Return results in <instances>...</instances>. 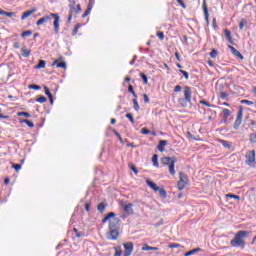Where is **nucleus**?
I'll use <instances>...</instances> for the list:
<instances>
[{"instance_id":"56","label":"nucleus","mask_w":256,"mask_h":256,"mask_svg":"<svg viewBox=\"0 0 256 256\" xmlns=\"http://www.w3.org/2000/svg\"><path fill=\"white\" fill-rule=\"evenodd\" d=\"M220 97H221L222 99H227V97H229V94H227V92H221V93H220Z\"/></svg>"},{"instance_id":"25","label":"nucleus","mask_w":256,"mask_h":256,"mask_svg":"<svg viewBox=\"0 0 256 256\" xmlns=\"http://www.w3.org/2000/svg\"><path fill=\"white\" fill-rule=\"evenodd\" d=\"M152 163H153L154 167H159V156L157 154L153 155Z\"/></svg>"},{"instance_id":"46","label":"nucleus","mask_w":256,"mask_h":256,"mask_svg":"<svg viewBox=\"0 0 256 256\" xmlns=\"http://www.w3.org/2000/svg\"><path fill=\"white\" fill-rule=\"evenodd\" d=\"M182 9H187L185 2L183 0H176Z\"/></svg>"},{"instance_id":"45","label":"nucleus","mask_w":256,"mask_h":256,"mask_svg":"<svg viewBox=\"0 0 256 256\" xmlns=\"http://www.w3.org/2000/svg\"><path fill=\"white\" fill-rule=\"evenodd\" d=\"M156 36L160 38V41H163L165 39V33L163 32H157Z\"/></svg>"},{"instance_id":"43","label":"nucleus","mask_w":256,"mask_h":256,"mask_svg":"<svg viewBox=\"0 0 256 256\" xmlns=\"http://www.w3.org/2000/svg\"><path fill=\"white\" fill-rule=\"evenodd\" d=\"M241 103L248 106L255 105V103L250 100H241Z\"/></svg>"},{"instance_id":"59","label":"nucleus","mask_w":256,"mask_h":256,"mask_svg":"<svg viewBox=\"0 0 256 256\" xmlns=\"http://www.w3.org/2000/svg\"><path fill=\"white\" fill-rule=\"evenodd\" d=\"M14 49H19L21 47V44L19 42H15L13 44Z\"/></svg>"},{"instance_id":"42","label":"nucleus","mask_w":256,"mask_h":256,"mask_svg":"<svg viewBox=\"0 0 256 256\" xmlns=\"http://www.w3.org/2000/svg\"><path fill=\"white\" fill-rule=\"evenodd\" d=\"M116 252L114 256H121L123 255V250H121V247L115 248Z\"/></svg>"},{"instance_id":"58","label":"nucleus","mask_w":256,"mask_h":256,"mask_svg":"<svg viewBox=\"0 0 256 256\" xmlns=\"http://www.w3.org/2000/svg\"><path fill=\"white\" fill-rule=\"evenodd\" d=\"M143 98H144V103H149V96H147V94H144L143 95Z\"/></svg>"},{"instance_id":"17","label":"nucleus","mask_w":256,"mask_h":256,"mask_svg":"<svg viewBox=\"0 0 256 256\" xmlns=\"http://www.w3.org/2000/svg\"><path fill=\"white\" fill-rule=\"evenodd\" d=\"M165 147H167V140H161L157 146V149L160 151V153H163V151H165Z\"/></svg>"},{"instance_id":"39","label":"nucleus","mask_w":256,"mask_h":256,"mask_svg":"<svg viewBox=\"0 0 256 256\" xmlns=\"http://www.w3.org/2000/svg\"><path fill=\"white\" fill-rule=\"evenodd\" d=\"M126 119H129L130 123H132V124L135 123V118H133V114H131V113L126 114Z\"/></svg>"},{"instance_id":"48","label":"nucleus","mask_w":256,"mask_h":256,"mask_svg":"<svg viewBox=\"0 0 256 256\" xmlns=\"http://www.w3.org/2000/svg\"><path fill=\"white\" fill-rule=\"evenodd\" d=\"M21 167H22L21 164H14V165L12 166V168L15 169V171H17V172L21 171Z\"/></svg>"},{"instance_id":"15","label":"nucleus","mask_w":256,"mask_h":256,"mask_svg":"<svg viewBox=\"0 0 256 256\" xmlns=\"http://www.w3.org/2000/svg\"><path fill=\"white\" fill-rule=\"evenodd\" d=\"M123 211H124V213H127L128 215H134L133 204L130 203V204L124 205Z\"/></svg>"},{"instance_id":"49","label":"nucleus","mask_w":256,"mask_h":256,"mask_svg":"<svg viewBox=\"0 0 256 256\" xmlns=\"http://www.w3.org/2000/svg\"><path fill=\"white\" fill-rule=\"evenodd\" d=\"M141 133H142V135H149V133H151V131L147 128H142Z\"/></svg>"},{"instance_id":"14","label":"nucleus","mask_w":256,"mask_h":256,"mask_svg":"<svg viewBox=\"0 0 256 256\" xmlns=\"http://www.w3.org/2000/svg\"><path fill=\"white\" fill-rule=\"evenodd\" d=\"M202 9L206 23H209V8H207V0H203Z\"/></svg>"},{"instance_id":"44","label":"nucleus","mask_w":256,"mask_h":256,"mask_svg":"<svg viewBox=\"0 0 256 256\" xmlns=\"http://www.w3.org/2000/svg\"><path fill=\"white\" fill-rule=\"evenodd\" d=\"M28 89H34L35 91H39V89H41V86L32 84L28 86Z\"/></svg>"},{"instance_id":"30","label":"nucleus","mask_w":256,"mask_h":256,"mask_svg":"<svg viewBox=\"0 0 256 256\" xmlns=\"http://www.w3.org/2000/svg\"><path fill=\"white\" fill-rule=\"evenodd\" d=\"M225 197L226 199H236V201H239L241 199L239 195H234V194H226Z\"/></svg>"},{"instance_id":"57","label":"nucleus","mask_w":256,"mask_h":256,"mask_svg":"<svg viewBox=\"0 0 256 256\" xmlns=\"http://www.w3.org/2000/svg\"><path fill=\"white\" fill-rule=\"evenodd\" d=\"M115 135H116V137H118L120 143H123V138L121 137V134H119V132L115 131Z\"/></svg>"},{"instance_id":"36","label":"nucleus","mask_w":256,"mask_h":256,"mask_svg":"<svg viewBox=\"0 0 256 256\" xmlns=\"http://www.w3.org/2000/svg\"><path fill=\"white\" fill-rule=\"evenodd\" d=\"M179 247H181L179 243H171L168 245V249H179Z\"/></svg>"},{"instance_id":"28","label":"nucleus","mask_w":256,"mask_h":256,"mask_svg":"<svg viewBox=\"0 0 256 256\" xmlns=\"http://www.w3.org/2000/svg\"><path fill=\"white\" fill-rule=\"evenodd\" d=\"M219 143H221V145L223 147H225L226 149H231V144L229 143V141L226 140H219Z\"/></svg>"},{"instance_id":"32","label":"nucleus","mask_w":256,"mask_h":256,"mask_svg":"<svg viewBox=\"0 0 256 256\" xmlns=\"http://www.w3.org/2000/svg\"><path fill=\"white\" fill-rule=\"evenodd\" d=\"M21 51H22V56H24L26 58L31 56V50L22 48Z\"/></svg>"},{"instance_id":"16","label":"nucleus","mask_w":256,"mask_h":256,"mask_svg":"<svg viewBox=\"0 0 256 256\" xmlns=\"http://www.w3.org/2000/svg\"><path fill=\"white\" fill-rule=\"evenodd\" d=\"M35 11H37V9H35V8L25 11L21 16L22 21H25V19H27V17H31V15H33V13H35Z\"/></svg>"},{"instance_id":"2","label":"nucleus","mask_w":256,"mask_h":256,"mask_svg":"<svg viewBox=\"0 0 256 256\" xmlns=\"http://www.w3.org/2000/svg\"><path fill=\"white\" fill-rule=\"evenodd\" d=\"M249 237V231L247 230H239L233 237V239L230 241L231 247L237 248L239 247L240 249H245L246 241Z\"/></svg>"},{"instance_id":"6","label":"nucleus","mask_w":256,"mask_h":256,"mask_svg":"<svg viewBox=\"0 0 256 256\" xmlns=\"http://www.w3.org/2000/svg\"><path fill=\"white\" fill-rule=\"evenodd\" d=\"M193 95V92L191 91V87L185 86L184 87V98H181L179 100L180 105L183 107L187 106V103H191V97Z\"/></svg>"},{"instance_id":"12","label":"nucleus","mask_w":256,"mask_h":256,"mask_svg":"<svg viewBox=\"0 0 256 256\" xmlns=\"http://www.w3.org/2000/svg\"><path fill=\"white\" fill-rule=\"evenodd\" d=\"M63 59V57H60L59 59H56L52 63V67H57L58 69H67V63L66 62H60Z\"/></svg>"},{"instance_id":"20","label":"nucleus","mask_w":256,"mask_h":256,"mask_svg":"<svg viewBox=\"0 0 256 256\" xmlns=\"http://www.w3.org/2000/svg\"><path fill=\"white\" fill-rule=\"evenodd\" d=\"M73 237H75L76 239H81V237H85V233L79 232V230L77 228H74L73 229Z\"/></svg>"},{"instance_id":"21","label":"nucleus","mask_w":256,"mask_h":256,"mask_svg":"<svg viewBox=\"0 0 256 256\" xmlns=\"http://www.w3.org/2000/svg\"><path fill=\"white\" fill-rule=\"evenodd\" d=\"M142 251H159L158 247L149 246L148 244H144L142 246Z\"/></svg>"},{"instance_id":"61","label":"nucleus","mask_w":256,"mask_h":256,"mask_svg":"<svg viewBox=\"0 0 256 256\" xmlns=\"http://www.w3.org/2000/svg\"><path fill=\"white\" fill-rule=\"evenodd\" d=\"M175 57L177 59V61H181V56L179 55V52H175Z\"/></svg>"},{"instance_id":"62","label":"nucleus","mask_w":256,"mask_h":256,"mask_svg":"<svg viewBox=\"0 0 256 256\" xmlns=\"http://www.w3.org/2000/svg\"><path fill=\"white\" fill-rule=\"evenodd\" d=\"M13 15H15V13L13 12H6V17H13Z\"/></svg>"},{"instance_id":"60","label":"nucleus","mask_w":256,"mask_h":256,"mask_svg":"<svg viewBox=\"0 0 256 256\" xmlns=\"http://www.w3.org/2000/svg\"><path fill=\"white\" fill-rule=\"evenodd\" d=\"M1 113H2V110L0 108V119H9V116H5V115H3Z\"/></svg>"},{"instance_id":"19","label":"nucleus","mask_w":256,"mask_h":256,"mask_svg":"<svg viewBox=\"0 0 256 256\" xmlns=\"http://www.w3.org/2000/svg\"><path fill=\"white\" fill-rule=\"evenodd\" d=\"M44 92L47 95L51 105H53V94H51V90L47 86H44Z\"/></svg>"},{"instance_id":"41","label":"nucleus","mask_w":256,"mask_h":256,"mask_svg":"<svg viewBox=\"0 0 256 256\" xmlns=\"http://www.w3.org/2000/svg\"><path fill=\"white\" fill-rule=\"evenodd\" d=\"M132 101H133V104H134V109L136 111H139L140 107H139V102L137 101V98H134Z\"/></svg>"},{"instance_id":"54","label":"nucleus","mask_w":256,"mask_h":256,"mask_svg":"<svg viewBox=\"0 0 256 256\" xmlns=\"http://www.w3.org/2000/svg\"><path fill=\"white\" fill-rule=\"evenodd\" d=\"M183 88L181 87V85H176L174 88V93H179Z\"/></svg>"},{"instance_id":"26","label":"nucleus","mask_w":256,"mask_h":256,"mask_svg":"<svg viewBox=\"0 0 256 256\" xmlns=\"http://www.w3.org/2000/svg\"><path fill=\"white\" fill-rule=\"evenodd\" d=\"M199 251H201V248H195V249H193V250H190V251L186 252V253L184 254V256L195 255V253H197V252H199Z\"/></svg>"},{"instance_id":"3","label":"nucleus","mask_w":256,"mask_h":256,"mask_svg":"<svg viewBox=\"0 0 256 256\" xmlns=\"http://www.w3.org/2000/svg\"><path fill=\"white\" fill-rule=\"evenodd\" d=\"M53 18L54 22V33L56 35H59V21H60V17L59 14H55V13H50V15L48 16H43L42 18H40L37 22L36 25L37 27H40V25H43L44 23H48V21Z\"/></svg>"},{"instance_id":"9","label":"nucleus","mask_w":256,"mask_h":256,"mask_svg":"<svg viewBox=\"0 0 256 256\" xmlns=\"http://www.w3.org/2000/svg\"><path fill=\"white\" fill-rule=\"evenodd\" d=\"M241 123H243V107H240L236 116V120L234 122V129H239L241 127Z\"/></svg>"},{"instance_id":"23","label":"nucleus","mask_w":256,"mask_h":256,"mask_svg":"<svg viewBox=\"0 0 256 256\" xmlns=\"http://www.w3.org/2000/svg\"><path fill=\"white\" fill-rule=\"evenodd\" d=\"M222 113L224 115V123H227V119H229V116L231 115V110L224 108Z\"/></svg>"},{"instance_id":"53","label":"nucleus","mask_w":256,"mask_h":256,"mask_svg":"<svg viewBox=\"0 0 256 256\" xmlns=\"http://www.w3.org/2000/svg\"><path fill=\"white\" fill-rule=\"evenodd\" d=\"M250 143H256V134L250 135Z\"/></svg>"},{"instance_id":"37","label":"nucleus","mask_w":256,"mask_h":256,"mask_svg":"<svg viewBox=\"0 0 256 256\" xmlns=\"http://www.w3.org/2000/svg\"><path fill=\"white\" fill-rule=\"evenodd\" d=\"M140 77L144 82V85H147V83H149V79L147 78V75H145V73H140Z\"/></svg>"},{"instance_id":"47","label":"nucleus","mask_w":256,"mask_h":256,"mask_svg":"<svg viewBox=\"0 0 256 256\" xmlns=\"http://www.w3.org/2000/svg\"><path fill=\"white\" fill-rule=\"evenodd\" d=\"M200 105H205V107H214L213 105L209 104L206 100H201Z\"/></svg>"},{"instance_id":"1","label":"nucleus","mask_w":256,"mask_h":256,"mask_svg":"<svg viewBox=\"0 0 256 256\" xmlns=\"http://www.w3.org/2000/svg\"><path fill=\"white\" fill-rule=\"evenodd\" d=\"M120 219L115 217V213L114 212H110L108 213L103 219H102V223L105 224L107 222H109V232H108V239L110 241H117V239H119V223H120Z\"/></svg>"},{"instance_id":"29","label":"nucleus","mask_w":256,"mask_h":256,"mask_svg":"<svg viewBox=\"0 0 256 256\" xmlns=\"http://www.w3.org/2000/svg\"><path fill=\"white\" fill-rule=\"evenodd\" d=\"M20 123H26V125L28 127H30L31 129H33V127H35V124H33V122H31V120H28V119L21 120Z\"/></svg>"},{"instance_id":"33","label":"nucleus","mask_w":256,"mask_h":256,"mask_svg":"<svg viewBox=\"0 0 256 256\" xmlns=\"http://www.w3.org/2000/svg\"><path fill=\"white\" fill-rule=\"evenodd\" d=\"M217 55H219V51H217V49H212V51L210 52V57L212 59H217Z\"/></svg>"},{"instance_id":"27","label":"nucleus","mask_w":256,"mask_h":256,"mask_svg":"<svg viewBox=\"0 0 256 256\" xmlns=\"http://www.w3.org/2000/svg\"><path fill=\"white\" fill-rule=\"evenodd\" d=\"M82 27L81 23H77L75 27L72 30V35L75 36L77 33H79V28Z\"/></svg>"},{"instance_id":"31","label":"nucleus","mask_w":256,"mask_h":256,"mask_svg":"<svg viewBox=\"0 0 256 256\" xmlns=\"http://www.w3.org/2000/svg\"><path fill=\"white\" fill-rule=\"evenodd\" d=\"M46 62L45 60H40L38 65L35 66V69H45Z\"/></svg>"},{"instance_id":"24","label":"nucleus","mask_w":256,"mask_h":256,"mask_svg":"<svg viewBox=\"0 0 256 256\" xmlns=\"http://www.w3.org/2000/svg\"><path fill=\"white\" fill-rule=\"evenodd\" d=\"M224 34L229 43H233V37H231V31L229 29H224Z\"/></svg>"},{"instance_id":"55","label":"nucleus","mask_w":256,"mask_h":256,"mask_svg":"<svg viewBox=\"0 0 256 256\" xmlns=\"http://www.w3.org/2000/svg\"><path fill=\"white\" fill-rule=\"evenodd\" d=\"M85 209L87 212L91 211V202H86Z\"/></svg>"},{"instance_id":"35","label":"nucleus","mask_w":256,"mask_h":256,"mask_svg":"<svg viewBox=\"0 0 256 256\" xmlns=\"http://www.w3.org/2000/svg\"><path fill=\"white\" fill-rule=\"evenodd\" d=\"M36 101L37 103H47V98L45 96H38Z\"/></svg>"},{"instance_id":"7","label":"nucleus","mask_w":256,"mask_h":256,"mask_svg":"<svg viewBox=\"0 0 256 256\" xmlns=\"http://www.w3.org/2000/svg\"><path fill=\"white\" fill-rule=\"evenodd\" d=\"M189 184V176L184 172H179V181L177 182V189L183 191L185 187Z\"/></svg>"},{"instance_id":"51","label":"nucleus","mask_w":256,"mask_h":256,"mask_svg":"<svg viewBox=\"0 0 256 256\" xmlns=\"http://www.w3.org/2000/svg\"><path fill=\"white\" fill-rule=\"evenodd\" d=\"M180 73L185 77V79H189V73L185 70H179Z\"/></svg>"},{"instance_id":"38","label":"nucleus","mask_w":256,"mask_h":256,"mask_svg":"<svg viewBox=\"0 0 256 256\" xmlns=\"http://www.w3.org/2000/svg\"><path fill=\"white\" fill-rule=\"evenodd\" d=\"M17 116H18V117H26V118H29V117H31V114H29L28 112H18V113H17Z\"/></svg>"},{"instance_id":"34","label":"nucleus","mask_w":256,"mask_h":256,"mask_svg":"<svg viewBox=\"0 0 256 256\" xmlns=\"http://www.w3.org/2000/svg\"><path fill=\"white\" fill-rule=\"evenodd\" d=\"M128 93H131L135 99H137V93H135V90L133 89V85L128 86Z\"/></svg>"},{"instance_id":"22","label":"nucleus","mask_w":256,"mask_h":256,"mask_svg":"<svg viewBox=\"0 0 256 256\" xmlns=\"http://www.w3.org/2000/svg\"><path fill=\"white\" fill-rule=\"evenodd\" d=\"M105 209H107V203L101 202L98 204L97 210L99 211V213H105Z\"/></svg>"},{"instance_id":"5","label":"nucleus","mask_w":256,"mask_h":256,"mask_svg":"<svg viewBox=\"0 0 256 256\" xmlns=\"http://www.w3.org/2000/svg\"><path fill=\"white\" fill-rule=\"evenodd\" d=\"M146 184L148 185V187H150V189H153L155 193H157V191H158L159 195H160V197H162V199L167 198V191H165V189H163V188H159V186H157V184H155V182L151 181V179H146Z\"/></svg>"},{"instance_id":"11","label":"nucleus","mask_w":256,"mask_h":256,"mask_svg":"<svg viewBox=\"0 0 256 256\" xmlns=\"http://www.w3.org/2000/svg\"><path fill=\"white\" fill-rule=\"evenodd\" d=\"M123 247H124V256H131L134 249L133 242H126L123 244Z\"/></svg>"},{"instance_id":"8","label":"nucleus","mask_w":256,"mask_h":256,"mask_svg":"<svg viewBox=\"0 0 256 256\" xmlns=\"http://www.w3.org/2000/svg\"><path fill=\"white\" fill-rule=\"evenodd\" d=\"M161 161L168 166L170 175L175 176V160L171 157H163Z\"/></svg>"},{"instance_id":"18","label":"nucleus","mask_w":256,"mask_h":256,"mask_svg":"<svg viewBox=\"0 0 256 256\" xmlns=\"http://www.w3.org/2000/svg\"><path fill=\"white\" fill-rule=\"evenodd\" d=\"M91 1H93V0H90V3L88 4L85 13L82 15V19H85V17H87L91 13V11L93 9V2H91Z\"/></svg>"},{"instance_id":"63","label":"nucleus","mask_w":256,"mask_h":256,"mask_svg":"<svg viewBox=\"0 0 256 256\" xmlns=\"http://www.w3.org/2000/svg\"><path fill=\"white\" fill-rule=\"evenodd\" d=\"M131 170H132L134 173H136V174L139 173V171L137 170V168H136L135 166H132V167H131Z\"/></svg>"},{"instance_id":"64","label":"nucleus","mask_w":256,"mask_h":256,"mask_svg":"<svg viewBox=\"0 0 256 256\" xmlns=\"http://www.w3.org/2000/svg\"><path fill=\"white\" fill-rule=\"evenodd\" d=\"M10 183V179L9 178H5L4 179V185H9Z\"/></svg>"},{"instance_id":"10","label":"nucleus","mask_w":256,"mask_h":256,"mask_svg":"<svg viewBox=\"0 0 256 256\" xmlns=\"http://www.w3.org/2000/svg\"><path fill=\"white\" fill-rule=\"evenodd\" d=\"M246 157V163L247 165H253V163H255V159H256V153L255 150H250L246 153L245 155Z\"/></svg>"},{"instance_id":"40","label":"nucleus","mask_w":256,"mask_h":256,"mask_svg":"<svg viewBox=\"0 0 256 256\" xmlns=\"http://www.w3.org/2000/svg\"><path fill=\"white\" fill-rule=\"evenodd\" d=\"M33 32L31 30H26L24 32H22L21 37H30V35H32Z\"/></svg>"},{"instance_id":"13","label":"nucleus","mask_w":256,"mask_h":256,"mask_svg":"<svg viewBox=\"0 0 256 256\" xmlns=\"http://www.w3.org/2000/svg\"><path fill=\"white\" fill-rule=\"evenodd\" d=\"M228 48L230 49L232 55H234L235 57H238V59H241L242 61L243 59H245L243 54H241V52H239V50H237L235 47L228 45Z\"/></svg>"},{"instance_id":"52","label":"nucleus","mask_w":256,"mask_h":256,"mask_svg":"<svg viewBox=\"0 0 256 256\" xmlns=\"http://www.w3.org/2000/svg\"><path fill=\"white\" fill-rule=\"evenodd\" d=\"M186 135H187L188 139H192L194 141H197V138H195V136L193 134H191V132H187Z\"/></svg>"},{"instance_id":"4","label":"nucleus","mask_w":256,"mask_h":256,"mask_svg":"<svg viewBox=\"0 0 256 256\" xmlns=\"http://www.w3.org/2000/svg\"><path fill=\"white\" fill-rule=\"evenodd\" d=\"M69 9L70 11H69L68 20H67L68 25L71 23L75 15H79V13H81V5L80 4L75 5V2H73L72 4L69 5Z\"/></svg>"},{"instance_id":"50","label":"nucleus","mask_w":256,"mask_h":256,"mask_svg":"<svg viewBox=\"0 0 256 256\" xmlns=\"http://www.w3.org/2000/svg\"><path fill=\"white\" fill-rule=\"evenodd\" d=\"M244 27H245V19H242V20L240 21V23H239V29H240L241 31H243Z\"/></svg>"}]
</instances>
